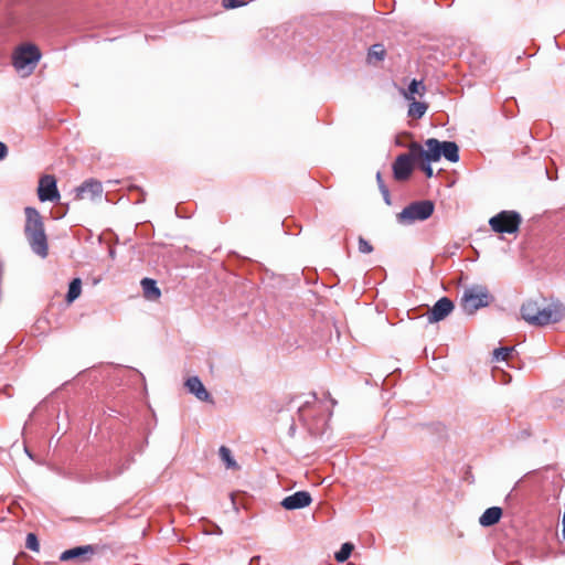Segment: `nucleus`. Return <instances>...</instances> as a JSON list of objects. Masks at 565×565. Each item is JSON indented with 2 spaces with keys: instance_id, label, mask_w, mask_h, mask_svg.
Masks as SVG:
<instances>
[{
  "instance_id": "18",
  "label": "nucleus",
  "mask_w": 565,
  "mask_h": 565,
  "mask_svg": "<svg viewBox=\"0 0 565 565\" xmlns=\"http://www.w3.org/2000/svg\"><path fill=\"white\" fill-rule=\"evenodd\" d=\"M141 286H142L143 296L148 300H157L160 297L161 291L158 288L156 280H153L151 278H143L141 280Z\"/></svg>"
},
{
  "instance_id": "31",
  "label": "nucleus",
  "mask_w": 565,
  "mask_h": 565,
  "mask_svg": "<svg viewBox=\"0 0 565 565\" xmlns=\"http://www.w3.org/2000/svg\"><path fill=\"white\" fill-rule=\"evenodd\" d=\"M419 161H420V163H419L420 170L426 174L427 178H431L433 177V168L430 166V162H427L424 160H419Z\"/></svg>"
},
{
  "instance_id": "21",
  "label": "nucleus",
  "mask_w": 565,
  "mask_h": 565,
  "mask_svg": "<svg viewBox=\"0 0 565 565\" xmlns=\"http://www.w3.org/2000/svg\"><path fill=\"white\" fill-rule=\"evenodd\" d=\"M409 107H408V116L412 118H420L424 116V114L427 110V104L417 102L416 99H408Z\"/></svg>"
},
{
  "instance_id": "2",
  "label": "nucleus",
  "mask_w": 565,
  "mask_h": 565,
  "mask_svg": "<svg viewBox=\"0 0 565 565\" xmlns=\"http://www.w3.org/2000/svg\"><path fill=\"white\" fill-rule=\"evenodd\" d=\"M493 301L487 286L472 285L465 288L460 299V306L465 313L473 315L477 310L488 307Z\"/></svg>"
},
{
  "instance_id": "15",
  "label": "nucleus",
  "mask_w": 565,
  "mask_h": 565,
  "mask_svg": "<svg viewBox=\"0 0 565 565\" xmlns=\"http://www.w3.org/2000/svg\"><path fill=\"white\" fill-rule=\"evenodd\" d=\"M185 386L198 399L202 402L211 401V394L206 391L198 376H191L185 381Z\"/></svg>"
},
{
  "instance_id": "10",
  "label": "nucleus",
  "mask_w": 565,
  "mask_h": 565,
  "mask_svg": "<svg viewBox=\"0 0 565 565\" xmlns=\"http://www.w3.org/2000/svg\"><path fill=\"white\" fill-rule=\"evenodd\" d=\"M103 192L104 189L102 182L95 179H88L84 181L78 188H76V199H89L94 201L96 199H100Z\"/></svg>"
},
{
  "instance_id": "36",
  "label": "nucleus",
  "mask_w": 565,
  "mask_h": 565,
  "mask_svg": "<svg viewBox=\"0 0 565 565\" xmlns=\"http://www.w3.org/2000/svg\"><path fill=\"white\" fill-rule=\"evenodd\" d=\"M231 499H232L233 504L235 505V501H234V495L233 494H231Z\"/></svg>"
},
{
  "instance_id": "19",
  "label": "nucleus",
  "mask_w": 565,
  "mask_h": 565,
  "mask_svg": "<svg viewBox=\"0 0 565 565\" xmlns=\"http://www.w3.org/2000/svg\"><path fill=\"white\" fill-rule=\"evenodd\" d=\"M386 55V50L383 44L376 43L373 44L367 52V62L369 63H377L384 60Z\"/></svg>"
},
{
  "instance_id": "24",
  "label": "nucleus",
  "mask_w": 565,
  "mask_h": 565,
  "mask_svg": "<svg viewBox=\"0 0 565 565\" xmlns=\"http://www.w3.org/2000/svg\"><path fill=\"white\" fill-rule=\"evenodd\" d=\"M220 457L223 460V462L225 463L227 469H236L237 468V463L232 456V451L227 447L221 446Z\"/></svg>"
},
{
  "instance_id": "26",
  "label": "nucleus",
  "mask_w": 565,
  "mask_h": 565,
  "mask_svg": "<svg viewBox=\"0 0 565 565\" xmlns=\"http://www.w3.org/2000/svg\"><path fill=\"white\" fill-rule=\"evenodd\" d=\"M513 351H514V348H510V347L498 348L493 351V361H495V362L507 361L511 356Z\"/></svg>"
},
{
  "instance_id": "23",
  "label": "nucleus",
  "mask_w": 565,
  "mask_h": 565,
  "mask_svg": "<svg viewBox=\"0 0 565 565\" xmlns=\"http://www.w3.org/2000/svg\"><path fill=\"white\" fill-rule=\"evenodd\" d=\"M82 292V281L79 278H74L68 286V290L66 294V301L68 303L73 302L75 299L79 297Z\"/></svg>"
},
{
  "instance_id": "20",
  "label": "nucleus",
  "mask_w": 565,
  "mask_h": 565,
  "mask_svg": "<svg viewBox=\"0 0 565 565\" xmlns=\"http://www.w3.org/2000/svg\"><path fill=\"white\" fill-rule=\"evenodd\" d=\"M426 92V87L422 81L413 79L405 93L406 99H415V95L422 97Z\"/></svg>"
},
{
  "instance_id": "30",
  "label": "nucleus",
  "mask_w": 565,
  "mask_h": 565,
  "mask_svg": "<svg viewBox=\"0 0 565 565\" xmlns=\"http://www.w3.org/2000/svg\"><path fill=\"white\" fill-rule=\"evenodd\" d=\"M359 252L362 254H370L373 252V246L362 236L359 237Z\"/></svg>"
},
{
  "instance_id": "4",
  "label": "nucleus",
  "mask_w": 565,
  "mask_h": 565,
  "mask_svg": "<svg viewBox=\"0 0 565 565\" xmlns=\"http://www.w3.org/2000/svg\"><path fill=\"white\" fill-rule=\"evenodd\" d=\"M522 217L516 211H501L489 220L491 230L500 234H514L519 231Z\"/></svg>"
},
{
  "instance_id": "32",
  "label": "nucleus",
  "mask_w": 565,
  "mask_h": 565,
  "mask_svg": "<svg viewBox=\"0 0 565 565\" xmlns=\"http://www.w3.org/2000/svg\"><path fill=\"white\" fill-rule=\"evenodd\" d=\"M8 154V148L6 143H0V160L4 159Z\"/></svg>"
},
{
  "instance_id": "35",
  "label": "nucleus",
  "mask_w": 565,
  "mask_h": 565,
  "mask_svg": "<svg viewBox=\"0 0 565 565\" xmlns=\"http://www.w3.org/2000/svg\"><path fill=\"white\" fill-rule=\"evenodd\" d=\"M546 174H547L548 179H551V180L553 179V177L550 175V171L548 170H546Z\"/></svg>"
},
{
  "instance_id": "33",
  "label": "nucleus",
  "mask_w": 565,
  "mask_h": 565,
  "mask_svg": "<svg viewBox=\"0 0 565 565\" xmlns=\"http://www.w3.org/2000/svg\"><path fill=\"white\" fill-rule=\"evenodd\" d=\"M562 534H563V537L565 539V524H563Z\"/></svg>"
},
{
  "instance_id": "34",
  "label": "nucleus",
  "mask_w": 565,
  "mask_h": 565,
  "mask_svg": "<svg viewBox=\"0 0 565 565\" xmlns=\"http://www.w3.org/2000/svg\"><path fill=\"white\" fill-rule=\"evenodd\" d=\"M426 141L433 142V141H438V140L435 138H430V139H427Z\"/></svg>"
},
{
  "instance_id": "8",
  "label": "nucleus",
  "mask_w": 565,
  "mask_h": 565,
  "mask_svg": "<svg viewBox=\"0 0 565 565\" xmlns=\"http://www.w3.org/2000/svg\"><path fill=\"white\" fill-rule=\"evenodd\" d=\"M38 195L40 201L54 202L60 199L56 185V179L53 175L45 174L39 181Z\"/></svg>"
},
{
  "instance_id": "11",
  "label": "nucleus",
  "mask_w": 565,
  "mask_h": 565,
  "mask_svg": "<svg viewBox=\"0 0 565 565\" xmlns=\"http://www.w3.org/2000/svg\"><path fill=\"white\" fill-rule=\"evenodd\" d=\"M415 162H418V160L413 159L411 151L407 154L398 156L393 164L394 178L398 181L407 180Z\"/></svg>"
},
{
  "instance_id": "28",
  "label": "nucleus",
  "mask_w": 565,
  "mask_h": 565,
  "mask_svg": "<svg viewBox=\"0 0 565 565\" xmlns=\"http://www.w3.org/2000/svg\"><path fill=\"white\" fill-rule=\"evenodd\" d=\"M376 181L379 183V188H380V191L385 200V202L387 204L391 203V199H390V191L388 189L386 188V185L384 184L383 180H382V175L380 172L376 173Z\"/></svg>"
},
{
  "instance_id": "5",
  "label": "nucleus",
  "mask_w": 565,
  "mask_h": 565,
  "mask_svg": "<svg viewBox=\"0 0 565 565\" xmlns=\"http://www.w3.org/2000/svg\"><path fill=\"white\" fill-rule=\"evenodd\" d=\"M41 58V52L34 44L22 45L13 54V65L17 71L28 68L26 75L32 73Z\"/></svg>"
},
{
  "instance_id": "29",
  "label": "nucleus",
  "mask_w": 565,
  "mask_h": 565,
  "mask_svg": "<svg viewBox=\"0 0 565 565\" xmlns=\"http://www.w3.org/2000/svg\"><path fill=\"white\" fill-rule=\"evenodd\" d=\"M246 4L247 2L242 0H222V6L226 10L236 9Z\"/></svg>"
},
{
  "instance_id": "16",
  "label": "nucleus",
  "mask_w": 565,
  "mask_h": 565,
  "mask_svg": "<svg viewBox=\"0 0 565 565\" xmlns=\"http://www.w3.org/2000/svg\"><path fill=\"white\" fill-rule=\"evenodd\" d=\"M502 516V509L499 507L488 508L479 518V523L483 527L497 524Z\"/></svg>"
},
{
  "instance_id": "1",
  "label": "nucleus",
  "mask_w": 565,
  "mask_h": 565,
  "mask_svg": "<svg viewBox=\"0 0 565 565\" xmlns=\"http://www.w3.org/2000/svg\"><path fill=\"white\" fill-rule=\"evenodd\" d=\"M521 316L532 326L544 327L561 321L564 309L557 306L541 307L537 301L527 300L521 307Z\"/></svg>"
},
{
  "instance_id": "12",
  "label": "nucleus",
  "mask_w": 565,
  "mask_h": 565,
  "mask_svg": "<svg viewBox=\"0 0 565 565\" xmlns=\"http://www.w3.org/2000/svg\"><path fill=\"white\" fill-rule=\"evenodd\" d=\"M312 502L311 494L308 491H297L280 502L281 507L288 511L303 509Z\"/></svg>"
},
{
  "instance_id": "22",
  "label": "nucleus",
  "mask_w": 565,
  "mask_h": 565,
  "mask_svg": "<svg viewBox=\"0 0 565 565\" xmlns=\"http://www.w3.org/2000/svg\"><path fill=\"white\" fill-rule=\"evenodd\" d=\"M441 153L450 162L459 160V148L457 143H441Z\"/></svg>"
},
{
  "instance_id": "25",
  "label": "nucleus",
  "mask_w": 565,
  "mask_h": 565,
  "mask_svg": "<svg viewBox=\"0 0 565 565\" xmlns=\"http://www.w3.org/2000/svg\"><path fill=\"white\" fill-rule=\"evenodd\" d=\"M353 548H354V546L352 543H350V542L343 543L341 548L334 555L337 562L344 563L345 561H348Z\"/></svg>"
},
{
  "instance_id": "6",
  "label": "nucleus",
  "mask_w": 565,
  "mask_h": 565,
  "mask_svg": "<svg viewBox=\"0 0 565 565\" xmlns=\"http://www.w3.org/2000/svg\"><path fill=\"white\" fill-rule=\"evenodd\" d=\"M96 553L94 545H81L66 550L60 555L61 562L74 561L76 563H86L92 559Z\"/></svg>"
},
{
  "instance_id": "17",
  "label": "nucleus",
  "mask_w": 565,
  "mask_h": 565,
  "mask_svg": "<svg viewBox=\"0 0 565 565\" xmlns=\"http://www.w3.org/2000/svg\"><path fill=\"white\" fill-rule=\"evenodd\" d=\"M134 461V457L128 455L125 460L118 459L114 461V471L106 472L104 476L96 477V480H109L116 476L121 475Z\"/></svg>"
},
{
  "instance_id": "9",
  "label": "nucleus",
  "mask_w": 565,
  "mask_h": 565,
  "mask_svg": "<svg viewBox=\"0 0 565 565\" xmlns=\"http://www.w3.org/2000/svg\"><path fill=\"white\" fill-rule=\"evenodd\" d=\"M455 305L448 297H443L435 302V305L427 312V320L429 323H436L448 317Z\"/></svg>"
},
{
  "instance_id": "3",
  "label": "nucleus",
  "mask_w": 565,
  "mask_h": 565,
  "mask_svg": "<svg viewBox=\"0 0 565 565\" xmlns=\"http://www.w3.org/2000/svg\"><path fill=\"white\" fill-rule=\"evenodd\" d=\"M435 204L430 200L415 201L405 206L398 214L397 221L401 224L409 225L417 221H426L431 216Z\"/></svg>"
},
{
  "instance_id": "7",
  "label": "nucleus",
  "mask_w": 565,
  "mask_h": 565,
  "mask_svg": "<svg viewBox=\"0 0 565 565\" xmlns=\"http://www.w3.org/2000/svg\"><path fill=\"white\" fill-rule=\"evenodd\" d=\"M411 145V154L414 160H424L427 162H436L438 161L441 153V143H426L429 146L428 150H424L420 143H409Z\"/></svg>"
},
{
  "instance_id": "13",
  "label": "nucleus",
  "mask_w": 565,
  "mask_h": 565,
  "mask_svg": "<svg viewBox=\"0 0 565 565\" xmlns=\"http://www.w3.org/2000/svg\"><path fill=\"white\" fill-rule=\"evenodd\" d=\"M24 234L32 252L42 258L46 257L49 253V245L45 230Z\"/></svg>"
},
{
  "instance_id": "27",
  "label": "nucleus",
  "mask_w": 565,
  "mask_h": 565,
  "mask_svg": "<svg viewBox=\"0 0 565 565\" xmlns=\"http://www.w3.org/2000/svg\"><path fill=\"white\" fill-rule=\"evenodd\" d=\"M25 546H26V548H29L33 552H39L40 543H39L38 536L34 533H29L26 535Z\"/></svg>"
},
{
  "instance_id": "14",
  "label": "nucleus",
  "mask_w": 565,
  "mask_h": 565,
  "mask_svg": "<svg viewBox=\"0 0 565 565\" xmlns=\"http://www.w3.org/2000/svg\"><path fill=\"white\" fill-rule=\"evenodd\" d=\"M25 225L24 233H33L44 230V223L41 214L34 207L28 206L24 210Z\"/></svg>"
}]
</instances>
